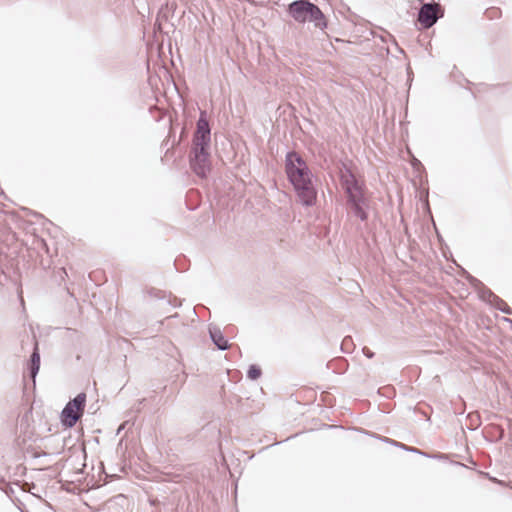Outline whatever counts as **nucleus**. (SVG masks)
Here are the masks:
<instances>
[{
    "mask_svg": "<svg viewBox=\"0 0 512 512\" xmlns=\"http://www.w3.org/2000/svg\"><path fill=\"white\" fill-rule=\"evenodd\" d=\"M125 425L126 423H122L119 428L117 429V434H119L124 428H125Z\"/></svg>",
    "mask_w": 512,
    "mask_h": 512,
    "instance_id": "b1692460",
    "label": "nucleus"
},
{
    "mask_svg": "<svg viewBox=\"0 0 512 512\" xmlns=\"http://www.w3.org/2000/svg\"><path fill=\"white\" fill-rule=\"evenodd\" d=\"M423 457L430 458V459H437V460H444L447 459V455L443 453H435V454H423Z\"/></svg>",
    "mask_w": 512,
    "mask_h": 512,
    "instance_id": "6ab92c4d",
    "label": "nucleus"
},
{
    "mask_svg": "<svg viewBox=\"0 0 512 512\" xmlns=\"http://www.w3.org/2000/svg\"><path fill=\"white\" fill-rule=\"evenodd\" d=\"M495 309L501 311L502 313H505V314H512V309L502 300V303L499 304V303H495L494 306H493Z\"/></svg>",
    "mask_w": 512,
    "mask_h": 512,
    "instance_id": "a211bd4d",
    "label": "nucleus"
},
{
    "mask_svg": "<svg viewBox=\"0 0 512 512\" xmlns=\"http://www.w3.org/2000/svg\"><path fill=\"white\" fill-rule=\"evenodd\" d=\"M465 279L476 291L484 285L478 278L474 277L469 272H465Z\"/></svg>",
    "mask_w": 512,
    "mask_h": 512,
    "instance_id": "f3484780",
    "label": "nucleus"
},
{
    "mask_svg": "<svg viewBox=\"0 0 512 512\" xmlns=\"http://www.w3.org/2000/svg\"><path fill=\"white\" fill-rule=\"evenodd\" d=\"M419 2L420 8L417 13V23L420 26L419 29H430L440 18L444 17V9L434 0L429 2L420 0Z\"/></svg>",
    "mask_w": 512,
    "mask_h": 512,
    "instance_id": "423d86ee",
    "label": "nucleus"
},
{
    "mask_svg": "<svg viewBox=\"0 0 512 512\" xmlns=\"http://www.w3.org/2000/svg\"><path fill=\"white\" fill-rule=\"evenodd\" d=\"M366 190L365 183L343 190L348 214L359 219L361 222L368 221L371 208V200Z\"/></svg>",
    "mask_w": 512,
    "mask_h": 512,
    "instance_id": "20e7f679",
    "label": "nucleus"
},
{
    "mask_svg": "<svg viewBox=\"0 0 512 512\" xmlns=\"http://www.w3.org/2000/svg\"><path fill=\"white\" fill-rule=\"evenodd\" d=\"M27 373L29 378L35 382V379L38 375L40 369V351L38 347V342L34 343L33 351L30 355L29 361L27 362Z\"/></svg>",
    "mask_w": 512,
    "mask_h": 512,
    "instance_id": "6e6552de",
    "label": "nucleus"
},
{
    "mask_svg": "<svg viewBox=\"0 0 512 512\" xmlns=\"http://www.w3.org/2000/svg\"><path fill=\"white\" fill-rule=\"evenodd\" d=\"M366 435H369L375 439H378L379 441L381 442H384L386 444H389V445H392L394 447H397L401 450H404L406 449V444L402 443V442H398L394 439H391V438H388V437H385V436H381V435H378L376 433H371V432H368V431H365L364 432Z\"/></svg>",
    "mask_w": 512,
    "mask_h": 512,
    "instance_id": "f8f14e48",
    "label": "nucleus"
},
{
    "mask_svg": "<svg viewBox=\"0 0 512 512\" xmlns=\"http://www.w3.org/2000/svg\"><path fill=\"white\" fill-rule=\"evenodd\" d=\"M287 14L297 23H313L315 28L325 30L327 19L318 5L309 0H294L288 4Z\"/></svg>",
    "mask_w": 512,
    "mask_h": 512,
    "instance_id": "7ed1b4c3",
    "label": "nucleus"
},
{
    "mask_svg": "<svg viewBox=\"0 0 512 512\" xmlns=\"http://www.w3.org/2000/svg\"><path fill=\"white\" fill-rule=\"evenodd\" d=\"M404 451L414 453V454H419L421 456H423V454H427V452H424L416 447H412V446H408V445H406V449H404Z\"/></svg>",
    "mask_w": 512,
    "mask_h": 512,
    "instance_id": "aec40b11",
    "label": "nucleus"
},
{
    "mask_svg": "<svg viewBox=\"0 0 512 512\" xmlns=\"http://www.w3.org/2000/svg\"><path fill=\"white\" fill-rule=\"evenodd\" d=\"M285 173L299 203L305 207L314 206L318 195L314 175L305 159L295 150L285 155Z\"/></svg>",
    "mask_w": 512,
    "mask_h": 512,
    "instance_id": "f257e3e1",
    "label": "nucleus"
},
{
    "mask_svg": "<svg viewBox=\"0 0 512 512\" xmlns=\"http://www.w3.org/2000/svg\"><path fill=\"white\" fill-rule=\"evenodd\" d=\"M208 333L211 341L220 351H226L229 349L230 345L228 340L225 338L221 329L215 325H210L208 329Z\"/></svg>",
    "mask_w": 512,
    "mask_h": 512,
    "instance_id": "1a4fd4ad",
    "label": "nucleus"
},
{
    "mask_svg": "<svg viewBox=\"0 0 512 512\" xmlns=\"http://www.w3.org/2000/svg\"><path fill=\"white\" fill-rule=\"evenodd\" d=\"M339 180L343 190L358 186L364 182H360L356 175L353 173L351 168L346 162H341L339 168Z\"/></svg>",
    "mask_w": 512,
    "mask_h": 512,
    "instance_id": "0eeeda50",
    "label": "nucleus"
},
{
    "mask_svg": "<svg viewBox=\"0 0 512 512\" xmlns=\"http://www.w3.org/2000/svg\"><path fill=\"white\" fill-rule=\"evenodd\" d=\"M86 405V394L81 392L70 399L60 413V422L65 428H72L82 418Z\"/></svg>",
    "mask_w": 512,
    "mask_h": 512,
    "instance_id": "39448f33",
    "label": "nucleus"
},
{
    "mask_svg": "<svg viewBox=\"0 0 512 512\" xmlns=\"http://www.w3.org/2000/svg\"><path fill=\"white\" fill-rule=\"evenodd\" d=\"M465 279L476 291L484 285L478 278L474 277L469 272H465Z\"/></svg>",
    "mask_w": 512,
    "mask_h": 512,
    "instance_id": "2eb2a0df",
    "label": "nucleus"
},
{
    "mask_svg": "<svg viewBox=\"0 0 512 512\" xmlns=\"http://www.w3.org/2000/svg\"><path fill=\"white\" fill-rule=\"evenodd\" d=\"M351 342V337H345L341 343V350L345 353H348L349 350L346 348V343Z\"/></svg>",
    "mask_w": 512,
    "mask_h": 512,
    "instance_id": "4be33fe9",
    "label": "nucleus"
},
{
    "mask_svg": "<svg viewBox=\"0 0 512 512\" xmlns=\"http://www.w3.org/2000/svg\"><path fill=\"white\" fill-rule=\"evenodd\" d=\"M151 295L158 298L159 300H166V303L174 308L181 305V301L177 297L172 296L171 293L167 295L165 291L155 290L151 293Z\"/></svg>",
    "mask_w": 512,
    "mask_h": 512,
    "instance_id": "9b49d317",
    "label": "nucleus"
},
{
    "mask_svg": "<svg viewBox=\"0 0 512 512\" xmlns=\"http://www.w3.org/2000/svg\"><path fill=\"white\" fill-rule=\"evenodd\" d=\"M465 279L476 291L484 285L478 278L474 277L469 272H465Z\"/></svg>",
    "mask_w": 512,
    "mask_h": 512,
    "instance_id": "dca6fc26",
    "label": "nucleus"
},
{
    "mask_svg": "<svg viewBox=\"0 0 512 512\" xmlns=\"http://www.w3.org/2000/svg\"><path fill=\"white\" fill-rule=\"evenodd\" d=\"M465 272H467V271H466L463 267H461V269H460V274H461V276H462V277H464V278H465Z\"/></svg>",
    "mask_w": 512,
    "mask_h": 512,
    "instance_id": "393cba45",
    "label": "nucleus"
},
{
    "mask_svg": "<svg viewBox=\"0 0 512 512\" xmlns=\"http://www.w3.org/2000/svg\"><path fill=\"white\" fill-rule=\"evenodd\" d=\"M262 375V370L259 365L257 364H251L248 367L246 376L248 379L255 381L258 380Z\"/></svg>",
    "mask_w": 512,
    "mask_h": 512,
    "instance_id": "ddd939ff",
    "label": "nucleus"
},
{
    "mask_svg": "<svg viewBox=\"0 0 512 512\" xmlns=\"http://www.w3.org/2000/svg\"><path fill=\"white\" fill-rule=\"evenodd\" d=\"M487 12H489V13L491 12L494 14V13H498L499 10L498 9H489V10H487Z\"/></svg>",
    "mask_w": 512,
    "mask_h": 512,
    "instance_id": "a878e982",
    "label": "nucleus"
},
{
    "mask_svg": "<svg viewBox=\"0 0 512 512\" xmlns=\"http://www.w3.org/2000/svg\"><path fill=\"white\" fill-rule=\"evenodd\" d=\"M477 293L480 300L488 303L492 307L494 306L495 303H502V299L499 296H497L492 290L487 288L485 285H483L477 291Z\"/></svg>",
    "mask_w": 512,
    "mask_h": 512,
    "instance_id": "9d476101",
    "label": "nucleus"
},
{
    "mask_svg": "<svg viewBox=\"0 0 512 512\" xmlns=\"http://www.w3.org/2000/svg\"><path fill=\"white\" fill-rule=\"evenodd\" d=\"M362 352L368 359H372L375 356V353L371 351L368 347H363Z\"/></svg>",
    "mask_w": 512,
    "mask_h": 512,
    "instance_id": "412c9836",
    "label": "nucleus"
},
{
    "mask_svg": "<svg viewBox=\"0 0 512 512\" xmlns=\"http://www.w3.org/2000/svg\"><path fill=\"white\" fill-rule=\"evenodd\" d=\"M465 279L476 291L484 285L478 278L474 277L469 272H465Z\"/></svg>",
    "mask_w": 512,
    "mask_h": 512,
    "instance_id": "4468645a",
    "label": "nucleus"
},
{
    "mask_svg": "<svg viewBox=\"0 0 512 512\" xmlns=\"http://www.w3.org/2000/svg\"><path fill=\"white\" fill-rule=\"evenodd\" d=\"M412 167L414 169H419V168H423V165L418 159L415 158L412 162Z\"/></svg>",
    "mask_w": 512,
    "mask_h": 512,
    "instance_id": "5701e85b",
    "label": "nucleus"
},
{
    "mask_svg": "<svg viewBox=\"0 0 512 512\" xmlns=\"http://www.w3.org/2000/svg\"><path fill=\"white\" fill-rule=\"evenodd\" d=\"M211 127L207 112L200 110L196 129L192 136L189 165L199 177L205 178L211 170Z\"/></svg>",
    "mask_w": 512,
    "mask_h": 512,
    "instance_id": "f03ea898",
    "label": "nucleus"
}]
</instances>
